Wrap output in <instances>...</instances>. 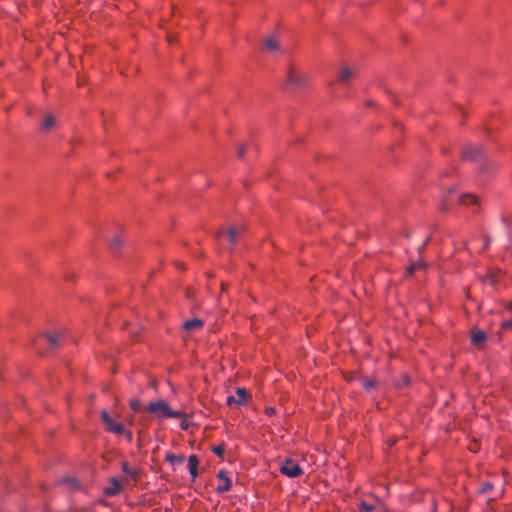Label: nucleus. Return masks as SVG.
<instances>
[{"label":"nucleus","mask_w":512,"mask_h":512,"mask_svg":"<svg viewBox=\"0 0 512 512\" xmlns=\"http://www.w3.org/2000/svg\"><path fill=\"white\" fill-rule=\"evenodd\" d=\"M146 409L159 421L165 418H181L184 416L181 411L171 409L164 400L150 402Z\"/></svg>","instance_id":"nucleus-2"},{"label":"nucleus","mask_w":512,"mask_h":512,"mask_svg":"<svg viewBox=\"0 0 512 512\" xmlns=\"http://www.w3.org/2000/svg\"><path fill=\"white\" fill-rule=\"evenodd\" d=\"M493 489V484L491 482H485L479 489V492L482 494L489 493Z\"/></svg>","instance_id":"nucleus-23"},{"label":"nucleus","mask_w":512,"mask_h":512,"mask_svg":"<svg viewBox=\"0 0 512 512\" xmlns=\"http://www.w3.org/2000/svg\"><path fill=\"white\" fill-rule=\"evenodd\" d=\"M356 71L349 68V67H343L339 73V81L343 84H348L349 81L355 77Z\"/></svg>","instance_id":"nucleus-11"},{"label":"nucleus","mask_w":512,"mask_h":512,"mask_svg":"<svg viewBox=\"0 0 512 512\" xmlns=\"http://www.w3.org/2000/svg\"><path fill=\"white\" fill-rule=\"evenodd\" d=\"M264 46L270 52L277 51L279 49V44L274 38H267L264 41Z\"/></svg>","instance_id":"nucleus-19"},{"label":"nucleus","mask_w":512,"mask_h":512,"mask_svg":"<svg viewBox=\"0 0 512 512\" xmlns=\"http://www.w3.org/2000/svg\"><path fill=\"white\" fill-rule=\"evenodd\" d=\"M120 490L121 484L116 479H112L110 485L104 489V492L107 496H114L118 494Z\"/></svg>","instance_id":"nucleus-14"},{"label":"nucleus","mask_w":512,"mask_h":512,"mask_svg":"<svg viewBox=\"0 0 512 512\" xmlns=\"http://www.w3.org/2000/svg\"><path fill=\"white\" fill-rule=\"evenodd\" d=\"M427 263L422 259L412 263L406 270L407 275H412L416 271H424L427 268Z\"/></svg>","instance_id":"nucleus-13"},{"label":"nucleus","mask_w":512,"mask_h":512,"mask_svg":"<svg viewBox=\"0 0 512 512\" xmlns=\"http://www.w3.org/2000/svg\"><path fill=\"white\" fill-rule=\"evenodd\" d=\"M502 328L506 330H512V320L503 321Z\"/></svg>","instance_id":"nucleus-28"},{"label":"nucleus","mask_w":512,"mask_h":512,"mask_svg":"<svg viewBox=\"0 0 512 512\" xmlns=\"http://www.w3.org/2000/svg\"><path fill=\"white\" fill-rule=\"evenodd\" d=\"M122 246V240L120 237L115 236L112 241L110 242V249L112 252H116L119 250Z\"/></svg>","instance_id":"nucleus-20"},{"label":"nucleus","mask_w":512,"mask_h":512,"mask_svg":"<svg viewBox=\"0 0 512 512\" xmlns=\"http://www.w3.org/2000/svg\"><path fill=\"white\" fill-rule=\"evenodd\" d=\"M478 202V198L473 194H463L459 198V203L462 205L467 204H476Z\"/></svg>","instance_id":"nucleus-17"},{"label":"nucleus","mask_w":512,"mask_h":512,"mask_svg":"<svg viewBox=\"0 0 512 512\" xmlns=\"http://www.w3.org/2000/svg\"><path fill=\"white\" fill-rule=\"evenodd\" d=\"M198 465V457L196 455H190L188 458V467L190 475L192 476L193 479H195L198 475Z\"/></svg>","instance_id":"nucleus-12"},{"label":"nucleus","mask_w":512,"mask_h":512,"mask_svg":"<svg viewBox=\"0 0 512 512\" xmlns=\"http://www.w3.org/2000/svg\"><path fill=\"white\" fill-rule=\"evenodd\" d=\"M430 241H431V236H428V237L424 240V242L422 243V245L418 247V253H419V255H422V253H423V251H424L425 247L427 246V244H428Z\"/></svg>","instance_id":"nucleus-27"},{"label":"nucleus","mask_w":512,"mask_h":512,"mask_svg":"<svg viewBox=\"0 0 512 512\" xmlns=\"http://www.w3.org/2000/svg\"><path fill=\"white\" fill-rule=\"evenodd\" d=\"M101 419L104 423L105 429L108 432L114 433L116 435H122L124 433V426L121 423L114 422L107 410H103L101 412Z\"/></svg>","instance_id":"nucleus-4"},{"label":"nucleus","mask_w":512,"mask_h":512,"mask_svg":"<svg viewBox=\"0 0 512 512\" xmlns=\"http://www.w3.org/2000/svg\"><path fill=\"white\" fill-rule=\"evenodd\" d=\"M362 384H363V387L367 390L373 388L376 385L375 381L370 380V379L363 380Z\"/></svg>","instance_id":"nucleus-25"},{"label":"nucleus","mask_w":512,"mask_h":512,"mask_svg":"<svg viewBox=\"0 0 512 512\" xmlns=\"http://www.w3.org/2000/svg\"><path fill=\"white\" fill-rule=\"evenodd\" d=\"M489 243H490V238L486 237L485 238V248L489 245Z\"/></svg>","instance_id":"nucleus-33"},{"label":"nucleus","mask_w":512,"mask_h":512,"mask_svg":"<svg viewBox=\"0 0 512 512\" xmlns=\"http://www.w3.org/2000/svg\"><path fill=\"white\" fill-rule=\"evenodd\" d=\"M245 151H246V146L245 145H241L238 149V152H237V156L238 158H242L245 154Z\"/></svg>","instance_id":"nucleus-29"},{"label":"nucleus","mask_w":512,"mask_h":512,"mask_svg":"<svg viewBox=\"0 0 512 512\" xmlns=\"http://www.w3.org/2000/svg\"><path fill=\"white\" fill-rule=\"evenodd\" d=\"M168 41H169L170 43H172V41H173V40H172V37H170V36H169V37H168Z\"/></svg>","instance_id":"nucleus-36"},{"label":"nucleus","mask_w":512,"mask_h":512,"mask_svg":"<svg viewBox=\"0 0 512 512\" xmlns=\"http://www.w3.org/2000/svg\"><path fill=\"white\" fill-rule=\"evenodd\" d=\"M248 398V391L245 388L238 387L236 389L235 396L227 397V404L231 406L232 404L242 405L246 402Z\"/></svg>","instance_id":"nucleus-7"},{"label":"nucleus","mask_w":512,"mask_h":512,"mask_svg":"<svg viewBox=\"0 0 512 512\" xmlns=\"http://www.w3.org/2000/svg\"><path fill=\"white\" fill-rule=\"evenodd\" d=\"M166 461H168L170 464L174 465L176 463L182 464L185 461L184 455H174L172 453H167L165 456Z\"/></svg>","instance_id":"nucleus-16"},{"label":"nucleus","mask_w":512,"mask_h":512,"mask_svg":"<svg viewBox=\"0 0 512 512\" xmlns=\"http://www.w3.org/2000/svg\"><path fill=\"white\" fill-rule=\"evenodd\" d=\"M242 234V228L240 227H231L229 228L228 230H224V229H221L219 232H218V236H226L227 237V240L228 242L231 244V245H234L237 243V240L238 238L241 236Z\"/></svg>","instance_id":"nucleus-6"},{"label":"nucleus","mask_w":512,"mask_h":512,"mask_svg":"<svg viewBox=\"0 0 512 512\" xmlns=\"http://www.w3.org/2000/svg\"><path fill=\"white\" fill-rule=\"evenodd\" d=\"M487 339V335L484 331L479 329L471 330V343L477 348H481Z\"/></svg>","instance_id":"nucleus-10"},{"label":"nucleus","mask_w":512,"mask_h":512,"mask_svg":"<svg viewBox=\"0 0 512 512\" xmlns=\"http://www.w3.org/2000/svg\"><path fill=\"white\" fill-rule=\"evenodd\" d=\"M454 192V188L449 189L448 193L451 194Z\"/></svg>","instance_id":"nucleus-35"},{"label":"nucleus","mask_w":512,"mask_h":512,"mask_svg":"<svg viewBox=\"0 0 512 512\" xmlns=\"http://www.w3.org/2000/svg\"><path fill=\"white\" fill-rule=\"evenodd\" d=\"M217 478L222 481V483L220 485H218L216 488L217 493L221 494V493L227 492L231 489L232 481L227 476V472L225 470H220L217 473Z\"/></svg>","instance_id":"nucleus-8"},{"label":"nucleus","mask_w":512,"mask_h":512,"mask_svg":"<svg viewBox=\"0 0 512 512\" xmlns=\"http://www.w3.org/2000/svg\"><path fill=\"white\" fill-rule=\"evenodd\" d=\"M440 207L443 211H446L448 209L447 197H443V199L441 200Z\"/></svg>","instance_id":"nucleus-30"},{"label":"nucleus","mask_w":512,"mask_h":512,"mask_svg":"<svg viewBox=\"0 0 512 512\" xmlns=\"http://www.w3.org/2000/svg\"><path fill=\"white\" fill-rule=\"evenodd\" d=\"M281 474L296 478L303 474V469L292 459H286L279 468Z\"/></svg>","instance_id":"nucleus-3"},{"label":"nucleus","mask_w":512,"mask_h":512,"mask_svg":"<svg viewBox=\"0 0 512 512\" xmlns=\"http://www.w3.org/2000/svg\"><path fill=\"white\" fill-rule=\"evenodd\" d=\"M54 125H55L54 117L52 115H47L43 119V122L41 124V129L44 130V131H47V130L53 128Z\"/></svg>","instance_id":"nucleus-18"},{"label":"nucleus","mask_w":512,"mask_h":512,"mask_svg":"<svg viewBox=\"0 0 512 512\" xmlns=\"http://www.w3.org/2000/svg\"><path fill=\"white\" fill-rule=\"evenodd\" d=\"M483 154V146L481 145H468L462 151L464 160L474 161L481 157Z\"/></svg>","instance_id":"nucleus-5"},{"label":"nucleus","mask_w":512,"mask_h":512,"mask_svg":"<svg viewBox=\"0 0 512 512\" xmlns=\"http://www.w3.org/2000/svg\"><path fill=\"white\" fill-rule=\"evenodd\" d=\"M212 451L213 453H215L217 456H223L224 455V452H225V447L224 445H219V446H214L212 448Z\"/></svg>","instance_id":"nucleus-24"},{"label":"nucleus","mask_w":512,"mask_h":512,"mask_svg":"<svg viewBox=\"0 0 512 512\" xmlns=\"http://www.w3.org/2000/svg\"><path fill=\"white\" fill-rule=\"evenodd\" d=\"M123 435H125V437H126V439H127V441H128V442H132V440H133V434H132V432H131V431H126V430L124 429V433H123Z\"/></svg>","instance_id":"nucleus-31"},{"label":"nucleus","mask_w":512,"mask_h":512,"mask_svg":"<svg viewBox=\"0 0 512 512\" xmlns=\"http://www.w3.org/2000/svg\"><path fill=\"white\" fill-rule=\"evenodd\" d=\"M45 337L51 347H58L62 343V334H60V333H55V334L47 333L45 335Z\"/></svg>","instance_id":"nucleus-15"},{"label":"nucleus","mask_w":512,"mask_h":512,"mask_svg":"<svg viewBox=\"0 0 512 512\" xmlns=\"http://www.w3.org/2000/svg\"><path fill=\"white\" fill-rule=\"evenodd\" d=\"M203 326L204 321L198 318L187 320L182 325L183 329L189 334L201 330Z\"/></svg>","instance_id":"nucleus-9"},{"label":"nucleus","mask_w":512,"mask_h":512,"mask_svg":"<svg viewBox=\"0 0 512 512\" xmlns=\"http://www.w3.org/2000/svg\"><path fill=\"white\" fill-rule=\"evenodd\" d=\"M180 427L182 430H187L188 427H189V423L187 420H182L181 423H180Z\"/></svg>","instance_id":"nucleus-32"},{"label":"nucleus","mask_w":512,"mask_h":512,"mask_svg":"<svg viewBox=\"0 0 512 512\" xmlns=\"http://www.w3.org/2000/svg\"><path fill=\"white\" fill-rule=\"evenodd\" d=\"M122 469L123 471L126 473V474H129L131 475L132 477H136L137 476V473L135 471H131L130 468H129V465L128 463L124 462L122 464Z\"/></svg>","instance_id":"nucleus-26"},{"label":"nucleus","mask_w":512,"mask_h":512,"mask_svg":"<svg viewBox=\"0 0 512 512\" xmlns=\"http://www.w3.org/2000/svg\"><path fill=\"white\" fill-rule=\"evenodd\" d=\"M309 75L294 65H289L286 72L284 88L289 91H296L306 86Z\"/></svg>","instance_id":"nucleus-1"},{"label":"nucleus","mask_w":512,"mask_h":512,"mask_svg":"<svg viewBox=\"0 0 512 512\" xmlns=\"http://www.w3.org/2000/svg\"><path fill=\"white\" fill-rule=\"evenodd\" d=\"M129 405L130 408L135 412H139L142 409V403L137 398L131 399Z\"/></svg>","instance_id":"nucleus-21"},{"label":"nucleus","mask_w":512,"mask_h":512,"mask_svg":"<svg viewBox=\"0 0 512 512\" xmlns=\"http://www.w3.org/2000/svg\"><path fill=\"white\" fill-rule=\"evenodd\" d=\"M266 411L268 414H272V413H274L275 410H274V408H268Z\"/></svg>","instance_id":"nucleus-34"},{"label":"nucleus","mask_w":512,"mask_h":512,"mask_svg":"<svg viewBox=\"0 0 512 512\" xmlns=\"http://www.w3.org/2000/svg\"><path fill=\"white\" fill-rule=\"evenodd\" d=\"M361 512H372L374 510V506L371 504H368L365 501H362L359 505Z\"/></svg>","instance_id":"nucleus-22"}]
</instances>
